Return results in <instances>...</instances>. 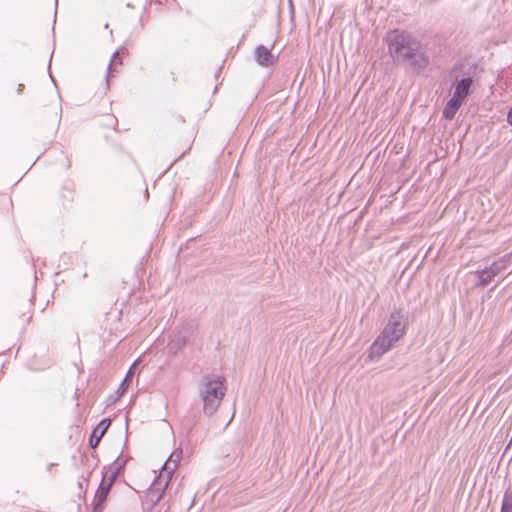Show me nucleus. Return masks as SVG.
I'll return each mask as SVG.
<instances>
[{
	"instance_id": "1a4fd4ad",
	"label": "nucleus",
	"mask_w": 512,
	"mask_h": 512,
	"mask_svg": "<svg viewBox=\"0 0 512 512\" xmlns=\"http://www.w3.org/2000/svg\"><path fill=\"white\" fill-rule=\"evenodd\" d=\"M130 460V456H122V452L114 459L113 462L106 465L102 469L103 478H105V475H111L113 472H116V476L118 473L124 469L127 462Z\"/></svg>"
},
{
	"instance_id": "f8f14e48",
	"label": "nucleus",
	"mask_w": 512,
	"mask_h": 512,
	"mask_svg": "<svg viewBox=\"0 0 512 512\" xmlns=\"http://www.w3.org/2000/svg\"><path fill=\"white\" fill-rule=\"evenodd\" d=\"M462 101L452 96V98L447 102L446 106L443 110V116L444 118L451 120L454 118L456 112L462 105Z\"/></svg>"
},
{
	"instance_id": "6e6552de",
	"label": "nucleus",
	"mask_w": 512,
	"mask_h": 512,
	"mask_svg": "<svg viewBox=\"0 0 512 512\" xmlns=\"http://www.w3.org/2000/svg\"><path fill=\"white\" fill-rule=\"evenodd\" d=\"M128 50L126 48H119L112 56L107 68V79L117 73L119 68L123 65L124 60L128 57Z\"/></svg>"
},
{
	"instance_id": "2eb2a0df",
	"label": "nucleus",
	"mask_w": 512,
	"mask_h": 512,
	"mask_svg": "<svg viewBox=\"0 0 512 512\" xmlns=\"http://www.w3.org/2000/svg\"><path fill=\"white\" fill-rule=\"evenodd\" d=\"M500 512H512V491L509 489L503 494Z\"/></svg>"
},
{
	"instance_id": "a211bd4d",
	"label": "nucleus",
	"mask_w": 512,
	"mask_h": 512,
	"mask_svg": "<svg viewBox=\"0 0 512 512\" xmlns=\"http://www.w3.org/2000/svg\"><path fill=\"white\" fill-rule=\"evenodd\" d=\"M507 121L510 125H512V108L510 109V111L508 112V115H507Z\"/></svg>"
},
{
	"instance_id": "f03ea898",
	"label": "nucleus",
	"mask_w": 512,
	"mask_h": 512,
	"mask_svg": "<svg viewBox=\"0 0 512 512\" xmlns=\"http://www.w3.org/2000/svg\"><path fill=\"white\" fill-rule=\"evenodd\" d=\"M227 391L226 379L221 375L204 374L199 385V395L203 403V413L212 416L220 407Z\"/></svg>"
},
{
	"instance_id": "f3484780",
	"label": "nucleus",
	"mask_w": 512,
	"mask_h": 512,
	"mask_svg": "<svg viewBox=\"0 0 512 512\" xmlns=\"http://www.w3.org/2000/svg\"><path fill=\"white\" fill-rule=\"evenodd\" d=\"M175 322H169V321H166V325L165 327L163 328V332L166 331L167 329H171L172 328V324H174Z\"/></svg>"
},
{
	"instance_id": "4468645a",
	"label": "nucleus",
	"mask_w": 512,
	"mask_h": 512,
	"mask_svg": "<svg viewBox=\"0 0 512 512\" xmlns=\"http://www.w3.org/2000/svg\"><path fill=\"white\" fill-rule=\"evenodd\" d=\"M504 268H505L504 260L494 262L489 269L482 271V277L487 275V278L490 280Z\"/></svg>"
},
{
	"instance_id": "0eeeda50",
	"label": "nucleus",
	"mask_w": 512,
	"mask_h": 512,
	"mask_svg": "<svg viewBox=\"0 0 512 512\" xmlns=\"http://www.w3.org/2000/svg\"><path fill=\"white\" fill-rule=\"evenodd\" d=\"M181 454H182V450H179V452L177 453V457H176V459L174 461V467L167 472V480H166L164 486L161 488V490H157L156 488L153 487V485H151L149 487L148 492H147V497L151 501V506H155L162 499V497L164 496L165 489H166V487L168 485L169 480L171 479V477L173 475L174 469L178 465V462L180 460V455Z\"/></svg>"
},
{
	"instance_id": "9d476101",
	"label": "nucleus",
	"mask_w": 512,
	"mask_h": 512,
	"mask_svg": "<svg viewBox=\"0 0 512 512\" xmlns=\"http://www.w3.org/2000/svg\"><path fill=\"white\" fill-rule=\"evenodd\" d=\"M255 57H256V61L260 65L265 66V67L272 66L275 62V58L272 55L271 51L264 46H260L256 49Z\"/></svg>"
},
{
	"instance_id": "9b49d317",
	"label": "nucleus",
	"mask_w": 512,
	"mask_h": 512,
	"mask_svg": "<svg viewBox=\"0 0 512 512\" xmlns=\"http://www.w3.org/2000/svg\"><path fill=\"white\" fill-rule=\"evenodd\" d=\"M471 84H472V80L470 78L462 79L456 85L453 96L463 102L464 99L469 94Z\"/></svg>"
},
{
	"instance_id": "ddd939ff",
	"label": "nucleus",
	"mask_w": 512,
	"mask_h": 512,
	"mask_svg": "<svg viewBox=\"0 0 512 512\" xmlns=\"http://www.w3.org/2000/svg\"><path fill=\"white\" fill-rule=\"evenodd\" d=\"M124 383H125V378L121 381L117 390L114 393L107 396V398L105 400V403H106L105 409L115 405L117 403L118 399L124 394V392H125Z\"/></svg>"
},
{
	"instance_id": "aec40b11",
	"label": "nucleus",
	"mask_w": 512,
	"mask_h": 512,
	"mask_svg": "<svg viewBox=\"0 0 512 512\" xmlns=\"http://www.w3.org/2000/svg\"><path fill=\"white\" fill-rule=\"evenodd\" d=\"M77 510H78V512H80V505L79 504L77 505Z\"/></svg>"
},
{
	"instance_id": "39448f33",
	"label": "nucleus",
	"mask_w": 512,
	"mask_h": 512,
	"mask_svg": "<svg viewBox=\"0 0 512 512\" xmlns=\"http://www.w3.org/2000/svg\"><path fill=\"white\" fill-rule=\"evenodd\" d=\"M115 479L116 472H113L111 475H105V478L102 477L92 501L93 512H102L111 486Z\"/></svg>"
},
{
	"instance_id": "f257e3e1",
	"label": "nucleus",
	"mask_w": 512,
	"mask_h": 512,
	"mask_svg": "<svg viewBox=\"0 0 512 512\" xmlns=\"http://www.w3.org/2000/svg\"><path fill=\"white\" fill-rule=\"evenodd\" d=\"M407 329L408 322H386V325L367 348L365 363L378 362L403 339Z\"/></svg>"
},
{
	"instance_id": "423d86ee",
	"label": "nucleus",
	"mask_w": 512,
	"mask_h": 512,
	"mask_svg": "<svg viewBox=\"0 0 512 512\" xmlns=\"http://www.w3.org/2000/svg\"><path fill=\"white\" fill-rule=\"evenodd\" d=\"M117 417V414H114L110 417H105L101 419L98 424L92 429L89 438H88V445L91 448H95L99 445L100 441L104 437V435L107 433L108 429L110 428L113 420Z\"/></svg>"
},
{
	"instance_id": "7ed1b4c3",
	"label": "nucleus",
	"mask_w": 512,
	"mask_h": 512,
	"mask_svg": "<svg viewBox=\"0 0 512 512\" xmlns=\"http://www.w3.org/2000/svg\"><path fill=\"white\" fill-rule=\"evenodd\" d=\"M389 51L406 60H415L414 64L419 67H426L428 64V59L420 52L419 44L403 33L394 36L389 44Z\"/></svg>"
},
{
	"instance_id": "20e7f679",
	"label": "nucleus",
	"mask_w": 512,
	"mask_h": 512,
	"mask_svg": "<svg viewBox=\"0 0 512 512\" xmlns=\"http://www.w3.org/2000/svg\"><path fill=\"white\" fill-rule=\"evenodd\" d=\"M193 322H180L175 330L169 335L168 354L176 356L187 345L191 335L193 334Z\"/></svg>"
},
{
	"instance_id": "6ab92c4d",
	"label": "nucleus",
	"mask_w": 512,
	"mask_h": 512,
	"mask_svg": "<svg viewBox=\"0 0 512 512\" xmlns=\"http://www.w3.org/2000/svg\"><path fill=\"white\" fill-rule=\"evenodd\" d=\"M54 465H55V463H50V464L48 465V467H47V470H48V471H50V469H51V468H52V466H54Z\"/></svg>"
},
{
	"instance_id": "dca6fc26",
	"label": "nucleus",
	"mask_w": 512,
	"mask_h": 512,
	"mask_svg": "<svg viewBox=\"0 0 512 512\" xmlns=\"http://www.w3.org/2000/svg\"><path fill=\"white\" fill-rule=\"evenodd\" d=\"M92 471H89L87 476H81V479L77 482L78 488L80 490L79 497H81V493H85L89 483V477L91 476Z\"/></svg>"
}]
</instances>
